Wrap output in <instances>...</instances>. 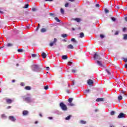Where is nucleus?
Returning a JSON list of instances; mask_svg holds the SVG:
<instances>
[{"label":"nucleus","instance_id":"1","mask_svg":"<svg viewBox=\"0 0 127 127\" xmlns=\"http://www.w3.org/2000/svg\"><path fill=\"white\" fill-rule=\"evenodd\" d=\"M31 68L34 72H40L42 70V68L39 67L38 65L36 64L32 65Z\"/></svg>","mask_w":127,"mask_h":127},{"label":"nucleus","instance_id":"2","mask_svg":"<svg viewBox=\"0 0 127 127\" xmlns=\"http://www.w3.org/2000/svg\"><path fill=\"white\" fill-rule=\"evenodd\" d=\"M60 106L63 111H67V110H68L67 106H66L63 102H61L60 104Z\"/></svg>","mask_w":127,"mask_h":127},{"label":"nucleus","instance_id":"3","mask_svg":"<svg viewBox=\"0 0 127 127\" xmlns=\"http://www.w3.org/2000/svg\"><path fill=\"white\" fill-rule=\"evenodd\" d=\"M56 70L58 72H61L62 71V68L60 67L59 65H56Z\"/></svg>","mask_w":127,"mask_h":127},{"label":"nucleus","instance_id":"4","mask_svg":"<svg viewBox=\"0 0 127 127\" xmlns=\"http://www.w3.org/2000/svg\"><path fill=\"white\" fill-rule=\"evenodd\" d=\"M87 83L89 86H93V84H94V81L92 79H89L87 80Z\"/></svg>","mask_w":127,"mask_h":127},{"label":"nucleus","instance_id":"5","mask_svg":"<svg viewBox=\"0 0 127 127\" xmlns=\"http://www.w3.org/2000/svg\"><path fill=\"white\" fill-rule=\"evenodd\" d=\"M56 42H57V39L54 38V41L50 43V46H51V47H52V46H53V45H54V44H55Z\"/></svg>","mask_w":127,"mask_h":127},{"label":"nucleus","instance_id":"6","mask_svg":"<svg viewBox=\"0 0 127 127\" xmlns=\"http://www.w3.org/2000/svg\"><path fill=\"white\" fill-rule=\"evenodd\" d=\"M24 101H25V102H26L27 103H31V99L30 98V97H25L24 98Z\"/></svg>","mask_w":127,"mask_h":127},{"label":"nucleus","instance_id":"7","mask_svg":"<svg viewBox=\"0 0 127 127\" xmlns=\"http://www.w3.org/2000/svg\"><path fill=\"white\" fill-rule=\"evenodd\" d=\"M125 116H126V115H125V114H124V113H121L119 115L118 118V119H122V118H125Z\"/></svg>","mask_w":127,"mask_h":127},{"label":"nucleus","instance_id":"8","mask_svg":"<svg viewBox=\"0 0 127 127\" xmlns=\"http://www.w3.org/2000/svg\"><path fill=\"white\" fill-rule=\"evenodd\" d=\"M9 119L12 122H15L16 121V119L13 116H9Z\"/></svg>","mask_w":127,"mask_h":127},{"label":"nucleus","instance_id":"9","mask_svg":"<svg viewBox=\"0 0 127 127\" xmlns=\"http://www.w3.org/2000/svg\"><path fill=\"white\" fill-rule=\"evenodd\" d=\"M94 59H99V60H101V57L99 56V55L95 53L94 54Z\"/></svg>","mask_w":127,"mask_h":127},{"label":"nucleus","instance_id":"10","mask_svg":"<svg viewBox=\"0 0 127 127\" xmlns=\"http://www.w3.org/2000/svg\"><path fill=\"white\" fill-rule=\"evenodd\" d=\"M6 102L7 104H11L12 102H13V100L10 99H7L6 100Z\"/></svg>","mask_w":127,"mask_h":127},{"label":"nucleus","instance_id":"11","mask_svg":"<svg viewBox=\"0 0 127 127\" xmlns=\"http://www.w3.org/2000/svg\"><path fill=\"white\" fill-rule=\"evenodd\" d=\"M32 57H33V58H38V57H39V55L38 54H32Z\"/></svg>","mask_w":127,"mask_h":127},{"label":"nucleus","instance_id":"12","mask_svg":"<svg viewBox=\"0 0 127 127\" xmlns=\"http://www.w3.org/2000/svg\"><path fill=\"white\" fill-rule=\"evenodd\" d=\"M28 115V111L24 110L23 111V116H27Z\"/></svg>","mask_w":127,"mask_h":127},{"label":"nucleus","instance_id":"13","mask_svg":"<svg viewBox=\"0 0 127 127\" xmlns=\"http://www.w3.org/2000/svg\"><path fill=\"white\" fill-rule=\"evenodd\" d=\"M46 31H47V30L46 29V28H42L41 29V32L42 33H43L44 32H46Z\"/></svg>","mask_w":127,"mask_h":127},{"label":"nucleus","instance_id":"14","mask_svg":"<svg viewBox=\"0 0 127 127\" xmlns=\"http://www.w3.org/2000/svg\"><path fill=\"white\" fill-rule=\"evenodd\" d=\"M67 48L68 49H74V47L72 45H68L67 46Z\"/></svg>","mask_w":127,"mask_h":127},{"label":"nucleus","instance_id":"15","mask_svg":"<svg viewBox=\"0 0 127 127\" xmlns=\"http://www.w3.org/2000/svg\"><path fill=\"white\" fill-rule=\"evenodd\" d=\"M97 64H98V65H99V66H100V67H103V64H102L101 62H100L99 61H97Z\"/></svg>","mask_w":127,"mask_h":127},{"label":"nucleus","instance_id":"16","mask_svg":"<svg viewBox=\"0 0 127 127\" xmlns=\"http://www.w3.org/2000/svg\"><path fill=\"white\" fill-rule=\"evenodd\" d=\"M85 35L84 34V33L81 32L79 34V38H83V37H84Z\"/></svg>","mask_w":127,"mask_h":127},{"label":"nucleus","instance_id":"17","mask_svg":"<svg viewBox=\"0 0 127 127\" xmlns=\"http://www.w3.org/2000/svg\"><path fill=\"white\" fill-rule=\"evenodd\" d=\"M42 58H43V59H45V58H46V54H45V53H44V52H43L42 53Z\"/></svg>","mask_w":127,"mask_h":127},{"label":"nucleus","instance_id":"18","mask_svg":"<svg viewBox=\"0 0 127 127\" xmlns=\"http://www.w3.org/2000/svg\"><path fill=\"white\" fill-rule=\"evenodd\" d=\"M104 101V98H97L96 102H103Z\"/></svg>","mask_w":127,"mask_h":127},{"label":"nucleus","instance_id":"19","mask_svg":"<svg viewBox=\"0 0 127 127\" xmlns=\"http://www.w3.org/2000/svg\"><path fill=\"white\" fill-rule=\"evenodd\" d=\"M62 59L63 60H66V59H68V56H67V55L63 56Z\"/></svg>","mask_w":127,"mask_h":127},{"label":"nucleus","instance_id":"20","mask_svg":"<svg viewBox=\"0 0 127 127\" xmlns=\"http://www.w3.org/2000/svg\"><path fill=\"white\" fill-rule=\"evenodd\" d=\"M25 90H27L28 91H30V90H31V87L30 86H25Z\"/></svg>","mask_w":127,"mask_h":127},{"label":"nucleus","instance_id":"21","mask_svg":"<svg viewBox=\"0 0 127 127\" xmlns=\"http://www.w3.org/2000/svg\"><path fill=\"white\" fill-rule=\"evenodd\" d=\"M71 41H72L74 43H78V42H77V41L76 40V39H75V38H72L71 39Z\"/></svg>","mask_w":127,"mask_h":127},{"label":"nucleus","instance_id":"22","mask_svg":"<svg viewBox=\"0 0 127 127\" xmlns=\"http://www.w3.org/2000/svg\"><path fill=\"white\" fill-rule=\"evenodd\" d=\"M72 73H76L77 72V68L75 67L74 69L71 70Z\"/></svg>","mask_w":127,"mask_h":127},{"label":"nucleus","instance_id":"23","mask_svg":"<svg viewBox=\"0 0 127 127\" xmlns=\"http://www.w3.org/2000/svg\"><path fill=\"white\" fill-rule=\"evenodd\" d=\"M74 20H75V21H77V22H80L81 21V19L77 18L74 19Z\"/></svg>","mask_w":127,"mask_h":127},{"label":"nucleus","instance_id":"24","mask_svg":"<svg viewBox=\"0 0 127 127\" xmlns=\"http://www.w3.org/2000/svg\"><path fill=\"white\" fill-rule=\"evenodd\" d=\"M123 100V96L122 95H120L118 96V101H121Z\"/></svg>","mask_w":127,"mask_h":127},{"label":"nucleus","instance_id":"25","mask_svg":"<svg viewBox=\"0 0 127 127\" xmlns=\"http://www.w3.org/2000/svg\"><path fill=\"white\" fill-rule=\"evenodd\" d=\"M106 72L108 74V75H111V70L109 69H106Z\"/></svg>","mask_w":127,"mask_h":127},{"label":"nucleus","instance_id":"26","mask_svg":"<svg viewBox=\"0 0 127 127\" xmlns=\"http://www.w3.org/2000/svg\"><path fill=\"white\" fill-rule=\"evenodd\" d=\"M1 118L2 119H6V116L5 115H4V114H2V115H1Z\"/></svg>","mask_w":127,"mask_h":127},{"label":"nucleus","instance_id":"27","mask_svg":"<svg viewBox=\"0 0 127 127\" xmlns=\"http://www.w3.org/2000/svg\"><path fill=\"white\" fill-rule=\"evenodd\" d=\"M62 36L63 37V38H65V37H67V35L66 34H62Z\"/></svg>","mask_w":127,"mask_h":127},{"label":"nucleus","instance_id":"28","mask_svg":"<svg viewBox=\"0 0 127 127\" xmlns=\"http://www.w3.org/2000/svg\"><path fill=\"white\" fill-rule=\"evenodd\" d=\"M13 45H12V44L11 43H8L6 45V46H7V47H11V46H13Z\"/></svg>","mask_w":127,"mask_h":127},{"label":"nucleus","instance_id":"29","mask_svg":"<svg viewBox=\"0 0 127 127\" xmlns=\"http://www.w3.org/2000/svg\"><path fill=\"white\" fill-rule=\"evenodd\" d=\"M71 118V116H68L67 117L65 118V120H66V121H68V120H69Z\"/></svg>","mask_w":127,"mask_h":127},{"label":"nucleus","instance_id":"30","mask_svg":"<svg viewBox=\"0 0 127 127\" xmlns=\"http://www.w3.org/2000/svg\"><path fill=\"white\" fill-rule=\"evenodd\" d=\"M55 19L57 21V22H60V21H61V20H60L58 17H55Z\"/></svg>","mask_w":127,"mask_h":127},{"label":"nucleus","instance_id":"31","mask_svg":"<svg viewBox=\"0 0 127 127\" xmlns=\"http://www.w3.org/2000/svg\"><path fill=\"white\" fill-rule=\"evenodd\" d=\"M29 6V5L28 4H26L25 5V6L23 7V8H28V7Z\"/></svg>","mask_w":127,"mask_h":127},{"label":"nucleus","instance_id":"32","mask_svg":"<svg viewBox=\"0 0 127 127\" xmlns=\"http://www.w3.org/2000/svg\"><path fill=\"white\" fill-rule=\"evenodd\" d=\"M61 12L62 14H64V9H63L62 8H61Z\"/></svg>","mask_w":127,"mask_h":127},{"label":"nucleus","instance_id":"33","mask_svg":"<svg viewBox=\"0 0 127 127\" xmlns=\"http://www.w3.org/2000/svg\"><path fill=\"white\" fill-rule=\"evenodd\" d=\"M111 19L113 21H116L117 20V19L114 17H111Z\"/></svg>","mask_w":127,"mask_h":127},{"label":"nucleus","instance_id":"34","mask_svg":"<svg viewBox=\"0 0 127 127\" xmlns=\"http://www.w3.org/2000/svg\"><path fill=\"white\" fill-rule=\"evenodd\" d=\"M68 101L69 103H72V101H73V98H70L68 99Z\"/></svg>","mask_w":127,"mask_h":127},{"label":"nucleus","instance_id":"35","mask_svg":"<svg viewBox=\"0 0 127 127\" xmlns=\"http://www.w3.org/2000/svg\"><path fill=\"white\" fill-rule=\"evenodd\" d=\"M105 13H109L110 12V11L109 10H108V9H105Z\"/></svg>","mask_w":127,"mask_h":127},{"label":"nucleus","instance_id":"36","mask_svg":"<svg viewBox=\"0 0 127 127\" xmlns=\"http://www.w3.org/2000/svg\"><path fill=\"white\" fill-rule=\"evenodd\" d=\"M81 124H82V125H85L86 124V122L83 120H81L80 121Z\"/></svg>","mask_w":127,"mask_h":127},{"label":"nucleus","instance_id":"37","mask_svg":"<svg viewBox=\"0 0 127 127\" xmlns=\"http://www.w3.org/2000/svg\"><path fill=\"white\" fill-rule=\"evenodd\" d=\"M100 38H102V39L105 38V35H104L103 34H100Z\"/></svg>","mask_w":127,"mask_h":127},{"label":"nucleus","instance_id":"38","mask_svg":"<svg viewBox=\"0 0 127 127\" xmlns=\"http://www.w3.org/2000/svg\"><path fill=\"white\" fill-rule=\"evenodd\" d=\"M90 92V89H88V90H85V94H88V93H89Z\"/></svg>","mask_w":127,"mask_h":127},{"label":"nucleus","instance_id":"39","mask_svg":"<svg viewBox=\"0 0 127 127\" xmlns=\"http://www.w3.org/2000/svg\"><path fill=\"white\" fill-rule=\"evenodd\" d=\"M121 92V94H123V95H124L125 96H127V94H125L126 93V91H124L122 90Z\"/></svg>","mask_w":127,"mask_h":127},{"label":"nucleus","instance_id":"40","mask_svg":"<svg viewBox=\"0 0 127 127\" xmlns=\"http://www.w3.org/2000/svg\"><path fill=\"white\" fill-rule=\"evenodd\" d=\"M115 111H111V116H114V115H115Z\"/></svg>","mask_w":127,"mask_h":127},{"label":"nucleus","instance_id":"41","mask_svg":"<svg viewBox=\"0 0 127 127\" xmlns=\"http://www.w3.org/2000/svg\"><path fill=\"white\" fill-rule=\"evenodd\" d=\"M123 61H125V62H127V58H123Z\"/></svg>","mask_w":127,"mask_h":127},{"label":"nucleus","instance_id":"42","mask_svg":"<svg viewBox=\"0 0 127 127\" xmlns=\"http://www.w3.org/2000/svg\"><path fill=\"white\" fill-rule=\"evenodd\" d=\"M17 51H18V52H23V50H22V49H18Z\"/></svg>","mask_w":127,"mask_h":127},{"label":"nucleus","instance_id":"43","mask_svg":"<svg viewBox=\"0 0 127 127\" xmlns=\"http://www.w3.org/2000/svg\"><path fill=\"white\" fill-rule=\"evenodd\" d=\"M65 7H68L69 6V3H66L64 5Z\"/></svg>","mask_w":127,"mask_h":127},{"label":"nucleus","instance_id":"44","mask_svg":"<svg viewBox=\"0 0 127 127\" xmlns=\"http://www.w3.org/2000/svg\"><path fill=\"white\" fill-rule=\"evenodd\" d=\"M49 86L48 85L44 86L45 90H48Z\"/></svg>","mask_w":127,"mask_h":127},{"label":"nucleus","instance_id":"45","mask_svg":"<svg viewBox=\"0 0 127 127\" xmlns=\"http://www.w3.org/2000/svg\"><path fill=\"white\" fill-rule=\"evenodd\" d=\"M124 39L127 40V34H125L124 35Z\"/></svg>","mask_w":127,"mask_h":127},{"label":"nucleus","instance_id":"46","mask_svg":"<svg viewBox=\"0 0 127 127\" xmlns=\"http://www.w3.org/2000/svg\"><path fill=\"white\" fill-rule=\"evenodd\" d=\"M68 106H70V107H73L74 106V104L70 103L68 104Z\"/></svg>","mask_w":127,"mask_h":127},{"label":"nucleus","instance_id":"47","mask_svg":"<svg viewBox=\"0 0 127 127\" xmlns=\"http://www.w3.org/2000/svg\"><path fill=\"white\" fill-rule=\"evenodd\" d=\"M20 85L22 86H25V84H24V83L21 82L20 83Z\"/></svg>","mask_w":127,"mask_h":127},{"label":"nucleus","instance_id":"48","mask_svg":"<svg viewBox=\"0 0 127 127\" xmlns=\"http://www.w3.org/2000/svg\"><path fill=\"white\" fill-rule=\"evenodd\" d=\"M32 11H36V8L33 7L32 8Z\"/></svg>","mask_w":127,"mask_h":127},{"label":"nucleus","instance_id":"49","mask_svg":"<svg viewBox=\"0 0 127 127\" xmlns=\"http://www.w3.org/2000/svg\"><path fill=\"white\" fill-rule=\"evenodd\" d=\"M71 64H72V62H69L67 65H68L69 66H71Z\"/></svg>","mask_w":127,"mask_h":127},{"label":"nucleus","instance_id":"50","mask_svg":"<svg viewBox=\"0 0 127 127\" xmlns=\"http://www.w3.org/2000/svg\"><path fill=\"white\" fill-rule=\"evenodd\" d=\"M118 34H119V31H117L115 33V35H118Z\"/></svg>","mask_w":127,"mask_h":127},{"label":"nucleus","instance_id":"51","mask_svg":"<svg viewBox=\"0 0 127 127\" xmlns=\"http://www.w3.org/2000/svg\"><path fill=\"white\" fill-rule=\"evenodd\" d=\"M126 30H127V28H125V27L123 28V31L125 32L126 31Z\"/></svg>","mask_w":127,"mask_h":127},{"label":"nucleus","instance_id":"52","mask_svg":"<svg viewBox=\"0 0 127 127\" xmlns=\"http://www.w3.org/2000/svg\"><path fill=\"white\" fill-rule=\"evenodd\" d=\"M50 15L51 16H53L54 15V14L53 13H50Z\"/></svg>","mask_w":127,"mask_h":127},{"label":"nucleus","instance_id":"53","mask_svg":"<svg viewBox=\"0 0 127 127\" xmlns=\"http://www.w3.org/2000/svg\"><path fill=\"white\" fill-rule=\"evenodd\" d=\"M45 1H53V0H45Z\"/></svg>","mask_w":127,"mask_h":127},{"label":"nucleus","instance_id":"54","mask_svg":"<svg viewBox=\"0 0 127 127\" xmlns=\"http://www.w3.org/2000/svg\"><path fill=\"white\" fill-rule=\"evenodd\" d=\"M96 7H99V6H100V4H96Z\"/></svg>","mask_w":127,"mask_h":127},{"label":"nucleus","instance_id":"55","mask_svg":"<svg viewBox=\"0 0 127 127\" xmlns=\"http://www.w3.org/2000/svg\"><path fill=\"white\" fill-rule=\"evenodd\" d=\"M68 0L69 1H71V2L75 1V0Z\"/></svg>","mask_w":127,"mask_h":127},{"label":"nucleus","instance_id":"56","mask_svg":"<svg viewBox=\"0 0 127 127\" xmlns=\"http://www.w3.org/2000/svg\"><path fill=\"white\" fill-rule=\"evenodd\" d=\"M66 92H67L68 94H69V93H70V90H68V89H67V90H66Z\"/></svg>","mask_w":127,"mask_h":127},{"label":"nucleus","instance_id":"57","mask_svg":"<svg viewBox=\"0 0 127 127\" xmlns=\"http://www.w3.org/2000/svg\"><path fill=\"white\" fill-rule=\"evenodd\" d=\"M46 69H47V70L48 71L50 70V68H49V66L46 67Z\"/></svg>","mask_w":127,"mask_h":127},{"label":"nucleus","instance_id":"58","mask_svg":"<svg viewBox=\"0 0 127 127\" xmlns=\"http://www.w3.org/2000/svg\"><path fill=\"white\" fill-rule=\"evenodd\" d=\"M125 67L127 69V64H125Z\"/></svg>","mask_w":127,"mask_h":127},{"label":"nucleus","instance_id":"59","mask_svg":"<svg viewBox=\"0 0 127 127\" xmlns=\"http://www.w3.org/2000/svg\"><path fill=\"white\" fill-rule=\"evenodd\" d=\"M125 20L126 21H127V17H125Z\"/></svg>","mask_w":127,"mask_h":127},{"label":"nucleus","instance_id":"60","mask_svg":"<svg viewBox=\"0 0 127 127\" xmlns=\"http://www.w3.org/2000/svg\"><path fill=\"white\" fill-rule=\"evenodd\" d=\"M14 82H15V80L13 79V80H12V83H14Z\"/></svg>","mask_w":127,"mask_h":127},{"label":"nucleus","instance_id":"61","mask_svg":"<svg viewBox=\"0 0 127 127\" xmlns=\"http://www.w3.org/2000/svg\"><path fill=\"white\" fill-rule=\"evenodd\" d=\"M39 116L40 117H41V118H42V114H41V113L39 114Z\"/></svg>","mask_w":127,"mask_h":127},{"label":"nucleus","instance_id":"62","mask_svg":"<svg viewBox=\"0 0 127 127\" xmlns=\"http://www.w3.org/2000/svg\"><path fill=\"white\" fill-rule=\"evenodd\" d=\"M52 119H53V118H52V117H49V120H52Z\"/></svg>","mask_w":127,"mask_h":127},{"label":"nucleus","instance_id":"63","mask_svg":"<svg viewBox=\"0 0 127 127\" xmlns=\"http://www.w3.org/2000/svg\"><path fill=\"white\" fill-rule=\"evenodd\" d=\"M98 111H99L98 109H95V113H97V112H98Z\"/></svg>","mask_w":127,"mask_h":127},{"label":"nucleus","instance_id":"64","mask_svg":"<svg viewBox=\"0 0 127 127\" xmlns=\"http://www.w3.org/2000/svg\"><path fill=\"white\" fill-rule=\"evenodd\" d=\"M11 108V106H8V107H7V109H10Z\"/></svg>","mask_w":127,"mask_h":127}]
</instances>
